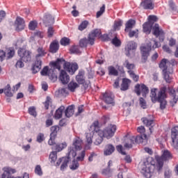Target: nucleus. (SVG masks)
Instances as JSON below:
<instances>
[{"label": "nucleus", "mask_w": 178, "mask_h": 178, "mask_svg": "<svg viewBox=\"0 0 178 178\" xmlns=\"http://www.w3.org/2000/svg\"><path fill=\"white\" fill-rule=\"evenodd\" d=\"M59 49V42L58 41H53L49 47V51L51 54H56Z\"/></svg>", "instance_id": "27"}, {"label": "nucleus", "mask_w": 178, "mask_h": 178, "mask_svg": "<svg viewBox=\"0 0 178 178\" xmlns=\"http://www.w3.org/2000/svg\"><path fill=\"white\" fill-rule=\"evenodd\" d=\"M153 35L158 38L159 37V40L162 42L165 40V32L161 27L159 24H155L152 29Z\"/></svg>", "instance_id": "11"}, {"label": "nucleus", "mask_w": 178, "mask_h": 178, "mask_svg": "<svg viewBox=\"0 0 178 178\" xmlns=\"http://www.w3.org/2000/svg\"><path fill=\"white\" fill-rule=\"evenodd\" d=\"M168 65H169V63H168V60L165 58H163L161 60V61L159 63V67L161 69L162 72H165L166 70H169L170 68H168Z\"/></svg>", "instance_id": "32"}, {"label": "nucleus", "mask_w": 178, "mask_h": 178, "mask_svg": "<svg viewBox=\"0 0 178 178\" xmlns=\"http://www.w3.org/2000/svg\"><path fill=\"white\" fill-rule=\"evenodd\" d=\"M125 49H137V44L134 41H130L127 43Z\"/></svg>", "instance_id": "46"}, {"label": "nucleus", "mask_w": 178, "mask_h": 178, "mask_svg": "<svg viewBox=\"0 0 178 178\" xmlns=\"http://www.w3.org/2000/svg\"><path fill=\"white\" fill-rule=\"evenodd\" d=\"M139 101L141 108H143V109H147V102H145V99H144L143 97H140Z\"/></svg>", "instance_id": "58"}, {"label": "nucleus", "mask_w": 178, "mask_h": 178, "mask_svg": "<svg viewBox=\"0 0 178 178\" xmlns=\"http://www.w3.org/2000/svg\"><path fill=\"white\" fill-rule=\"evenodd\" d=\"M79 87L80 86L79 85V83L73 81L68 84V90H70V91H71L72 92H74V91H76V88H79Z\"/></svg>", "instance_id": "33"}, {"label": "nucleus", "mask_w": 178, "mask_h": 178, "mask_svg": "<svg viewBox=\"0 0 178 178\" xmlns=\"http://www.w3.org/2000/svg\"><path fill=\"white\" fill-rule=\"evenodd\" d=\"M65 62L63 58H58L56 61L50 63V68L48 66L44 67L40 72L41 76H48L49 79L55 83L58 80V76L55 72V69L60 70V65Z\"/></svg>", "instance_id": "1"}, {"label": "nucleus", "mask_w": 178, "mask_h": 178, "mask_svg": "<svg viewBox=\"0 0 178 178\" xmlns=\"http://www.w3.org/2000/svg\"><path fill=\"white\" fill-rule=\"evenodd\" d=\"M166 98V88H162L158 93L157 102L160 103L161 109H165L166 108L167 102L165 99Z\"/></svg>", "instance_id": "8"}, {"label": "nucleus", "mask_w": 178, "mask_h": 178, "mask_svg": "<svg viewBox=\"0 0 178 178\" xmlns=\"http://www.w3.org/2000/svg\"><path fill=\"white\" fill-rule=\"evenodd\" d=\"M142 121L149 128V130L150 131V134H152V131H154V128L152 126H154V119H152V115H149L148 117L142 118Z\"/></svg>", "instance_id": "16"}, {"label": "nucleus", "mask_w": 178, "mask_h": 178, "mask_svg": "<svg viewBox=\"0 0 178 178\" xmlns=\"http://www.w3.org/2000/svg\"><path fill=\"white\" fill-rule=\"evenodd\" d=\"M124 143V148H133V145L136 144V136H125Z\"/></svg>", "instance_id": "18"}, {"label": "nucleus", "mask_w": 178, "mask_h": 178, "mask_svg": "<svg viewBox=\"0 0 178 178\" xmlns=\"http://www.w3.org/2000/svg\"><path fill=\"white\" fill-rule=\"evenodd\" d=\"M4 94L6 97H13V93H12V88L10 84H7L3 88Z\"/></svg>", "instance_id": "36"}, {"label": "nucleus", "mask_w": 178, "mask_h": 178, "mask_svg": "<svg viewBox=\"0 0 178 178\" xmlns=\"http://www.w3.org/2000/svg\"><path fill=\"white\" fill-rule=\"evenodd\" d=\"M44 23L45 26H51L55 23V18L51 14H47L44 17Z\"/></svg>", "instance_id": "25"}, {"label": "nucleus", "mask_w": 178, "mask_h": 178, "mask_svg": "<svg viewBox=\"0 0 178 178\" xmlns=\"http://www.w3.org/2000/svg\"><path fill=\"white\" fill-rule=\"evenodd\" d=\"M86 157V152L84 150H83L79 154V156L76 157V161L78 162H83V161H84V158Z\"/></svg>", "instance_id": "50"}, {"label": "nucleus", "mask_w": 178, "mask_h": 178, "mask_svg": "<svg viewBox=\"0 0 178 178\" xmlns=\"http://www.w3.org/2000/svg\"><path fill=\"white\" fill-rule=\"evenodd\" d=\"M28 112L29 115H31V116H33V118L37 117V111H35V108L34 106L29 107L28 109Z\"/></svg>", "instance_id": "48"}, {"label": "nucleus", "mask_w": 178, "mask_h": 178, "mask_svg": "<svg viewBox=\"0 0 178 178\" xmlns=\"http://www.w3.org/2000/svg\"><path fill=\"white\" fill-rule=\"evenodd\" d=\"M152 26H154L153 22H145L143 25V31L146 34H151V30H152Z\"/></svg>", "instance_id": "23"}, {"label": "nucleus", "mask_w": 178, "mask_h": 178, "mask_svg": "<svg viewBox=\"0 0 178 178\" xmlns=\"http://www.w3.org/2000/svg\"><path fill=\"white\" fill-rule=\"evenodd\" d=\"M111 165H112V161L111 160H110L108 162V168L103 170V171H102L103 175H108V173H109L111 172V169H109V168H111Z\"/></svg>", "instance_id": "59"}, {"label": "nucleus", "mask_w": 178, "mask_h": 178, "mask_svg": "<svg viewBox=\"0 0 178 178\" xmlns=\"http://www.w3.org/2000/svg\"><path fill=\"white\" fill-rule=\"evenodd\" d=\"M14 26L16 31H22V30H24V28L26 27V22L24 21V19L20 17H17Z\"/></svg>", "instance_id": "14"}, {"label": "nucleus", "mask_w": 178, "mask_h": 178, "mask_svg": "<svg viewBox=\"0 0 178 178\" xmlns=\"http://www.w3.org/2000/svg\"><path fill=\"white\" fill-rule=\"evenodd\" d=\"M60 43L64 47H66V45H69V44H70V39L68 38H63L60 40Z\"/></svg>", "instance_id": "52"}, {"label": "nucleus", "mask_w": 178, "mask_h": 178, "mask_svg": "<svg viewBox=\"0 0 178 178\" xmlns=\"http://www.w3.org/2000/svg\"><path fill=\"white\" fill-rule=\"evenodd\" d=\"M79 168V161L74 160L72 161V164L70 166V169H72V170H76V169H77Z\"/></svg>", "instance_id": "62"}, {"label": "nucleus", "mask_w": 178, "mask_h": 178, "mask_svg": "<svg viewBox=\"0 0 178 178\" xmlns=\"http://www.w3.org/2000/svg\"><path fill=\"white\" fill-rule=\"evenodd\" d=\"M99 37H101V29H95L89 34L88 39H81L79 41V45L81 48H85L87 47L88 43L90 45H94V41H95V38H99Z\"/></svg>", "instance_id": "3"}, {"label": "nucleus", "mask_w": 178, "mask_h": 178, "mask_svg": "<svg viewBox=\"0 0 178 178\" xmlns=\"http://www.w3.org/2000/svg\"><path fill=\"white\" fill-rule=\"evenodd\" d=\"M105 13V4H103V6L100 8V10L97 12L96 17L98 19V17H101L102 15Z\"/></svg>", "instance_id": "51"}, {"label": "nucleus", "mask_w": 178, "mask_h": 178, "mask_svg": "<svg viewBox=\"0 0 178 178\" xmlns=\"http://www.w3.org/2000/svg\"><path fill=\"white\" fill-rule=\"evenodd\" d=\"M65 111V107L63 106H60L55 113L54 118L55 119H60L62 118V113Z\"/></svg>", "instance_id": "34"}, {"label": "nucleus", "mask_w": 178, "mask_h": 178, "mask_svg": "<svg viewBox=\"0 0 178 178\" xmlns=\"http://www.w3.org/2000/svg\"><path fill=\"white\" fill-rule=\"evenodd\" d=\"M125 55L129 58H134L136 56V49H125Z\"/></svg>", "instance_id": "40"}, {"label": "nucleus", "mask_w": 178, "mask_h": 178, "mask_svg": "<svg viewBox=\"0 0 178 178\" xmlns=\"http://www.w3.org/2000/svg\"><path fill=\"white\" fill-rule=\"evenodd\" d=\"M83 144V140L80 138H76L73 142V146L74 147H70L68 149L69 156H72V158H75L77 155L76 151H80L81 149V145Z\"/></svg>", "instance_id": "6"}, {"label": "nucleus", "mask_w": 178, "mask_h": 178, "mask_svg": "<svg viewBox=\"0 0 178 178\" xmlns=\"http://www.w3.org/2000/svg\"><path fill=\"white\" fill-rule=\"evenodd\" d=\"M130 83H131L130 79L126 78L123 79L122 83L121 84V90L127 91V90H129V86H130Z\"/></svg>", "instance_id": "30"}, {"label": "nucleus", "mask_w": 178, "mask_h": 178, "mask_svg": "<svg viewBox=\"0 0 178 178\" xmlns=\"http://www.w3.org/2000/svg\"><path fill=\"white\" fill-rule=\"evenodd\" d=\"M140 6L143 8V9L152 10L154 9L155 5L154 4L152 0H144L140 3Z\"/></svg>", "instance_id": "21"}, {"label": "nucleus", "mask_w": 178, "mask_h": 178, "mask_svg": "<svg viewBox=\"0 0 178 178\" xmlns=\"http://www.w3.org/2000/svg\"><path fill=\"white\" fill-rule=\"evenodd\" d=\"M103 101L108 105H113V106L115 105L114 97L111 92H106L103 95Z\"/></svg>", "instance_id": "17"}, {"label": "nucleus", "mask_w": 178, "mask_h": 178, "mask_svg": "<svg viewBox=\"0 0 178 178\" xmlns=\"http://www.w3.org/2000/svg\"><path fill=\"white\" fill-rule=\"evenodd\" d=\"M18 56L23 62H30L31 60V52L26 49H19L17 51Z\"/></svg>", "instance_id": "10"}, {"label": "nucleus", "mask_w": 178, "mask_h": 178, "mask_svg": "<svg viewBox=\"0 0 178 178\" xmlns=\"http://www.w3.org/2000/svg\"><path fill=\"white\" fill-rule=\"evenodd\" d=\"M136 25V21L133 19H129L127 23H126V26H125V31L127 32L129 30L131 29L132 27H134Z\"/></svg>", "instance_id": "38"}, {"label": "nucleus", "mask_w": 178, "mask_h": 178, "mask_svg": "<svg viewBox=\"0 0 178 178\" xmlns=\"http://www.w3.org/2000/svg\"><path fill=\"white\" fill-rule=\"evenodd\" d=\"M42 66V60L36 59V60L35 61L31 68L32 73H33V74H35V73H38V72L41 70Z\"/></svg>", "instance_id": "20"}, {"label": "nucleus", "mask_w": 178, "mask_h": 178, "mask_svg": "<svg viewBox=\"0 0 178 178\" xmlns=\"http://www.w3.org/2000/svg\"><path fill=\"white\" fill-rule=\"evenodd\" d=\"M37 22L36 21H31L29 24V30L34 31L37 29Z\"/></svg>", "instance_id": "56"}, {"label": "nucleus", "mask_w": 178, "mask_h": 178, "mask_svg": "<svg viewBox=\"0 0 178 178\" xmlns=\"http://www.w3.org/2000/svg\"><path fill=\"white\" fill-rule=\"evenodd\" d=\"M122 21L115 22L114 24V30H120V27H122Z\"/></svg>", "instance_id": "63"}, {"label": "nucleus", "mask_w": 178, "mask_h": 178, "mask_svg": "<svg viewBox=\"0 0 178 178\" xmlns=\"http://www.w3.org/2000/svg\"><path fill=\"white\" fill-rule=\"evenodd\" d=\"M135 92L137 95H143V97H147V94L149 92V90L148 89V87L145 86V84H136L135 86Z\"/></svg>", "instance_id": "12"}, {"label": "nucleus", "mask_w": 178, "mask_h": 178, "mask_svg": "<svg viewBox=\"0 0 178 178\" xmlns=\"http://www.w3.org/2000/svg\"><path fill=\"white\" fill-rule=\"evenodd\" d=\"M147 140V135L143 134L141 136H137L135 137V143L141 144V143H144V141Z\"/></svg>", "instance_id": "35"}, {"label": "nucleus", "mask_w": 178, "mask_h": 178, "mask_svg": "<svg viewBox=\"0 0 178 178\" xmlns=\"http://www.w3.org/2000/svg\"><path fill=\"white\" fill-rule=\"evenodd\" d=\"M70 52L71 54H81V51H80V49L79 48V46H73L70 48Z\"/></svg>", "instance_id": "53"}, {"label": "nucleus", "mask_w": 178, "mask_h": 178, "mask_svg": "<svg viewBox=\"0 0 178 178\" xmlns=\"http://www.w3.org/2000/svg\"><path fill=\"white\" fill-rule=\"evenodd\" d=\"M72 158V156H69L68 154V158H63V162L60 166L61 170H65L66 168H67V163H69V159Z\"/></svg>", "instance_id": "43"}, {"label": "nucleus", "mask_w": 178, "mask_h": 178, "mask_svg": "<svg viewBox=\"0 0 178 178\" xmlns=\"http://www.w3.org/2000/svg\"><path fill=\"white\" fill-rule=\"evenodd\" d=\"M115 131H116L115 125L110 124L107 127H106L103 131H99L101 135L104 137L109 140V138H112L115 135Z\"/></svg>", "instance_id": "7"}, {"label": "nucleus", "mask_w": 178, "mask_h": 178, "mask_svg": "<svg viewBox=\"0 0 178 178\" xmlns=\"http://www.w3.org/2000/svg\"><path fill=\"white\" fill-rule=\"evenodd\" d=\"M115 152V146L113 145L112 144H108L106 145L104 151V154L106 156H108L109 155H112Z\"/></svg>", "instance_id": "24"}, {"label": "nucleus", "mask_w": 178, "mask_h": 178, "mask_svg": "<svg viewBox=\"0 0 178 178\" xmlns=\"http://www.w3.org/2000/svg\"><path fill=\"white\" fill-rule=\"evenodd\" d=\"M47 52L45 51V49L42 47H38L37 49V54L35 55V59L38 60H41V58L43 56H45V54Z\"/></svg>", "instance_id": "28"}, {"label": "nucleus", "mask_w": 178, "mask_h": 178, "mask_svg": "<svg viewBox=\"0 0 178 178\" xmlns=\"http://www.w3.org/2000/svg\"><path fill=\"white\" fill-rule=\"evenodd\" d=\"M173 73V68L167 70L166 71H163V79L166 83H172V76L170 74Z\"/></svg>", "instance_id": "22"}, {"label": "nucleus", "mask_w": 178, "mask_h": 178, "mask_svg": "<svg viewBox=\"0 0 178 178\" xmlns=\"http://www.w3.org/2000/svg\"><path fill=\"white\" fill-rule=\"evenodd\" d=\"M164 177L165 178H170L172 177V171L169 169H166L164 172Z\"/></svg>", "instance_id": "64"}, {"label": "nucleus", "mask_w": 178, "mask_h": 178, "mask_svg": "<svg viewBox=\"0 0 178 178\" xmlns=\"http://www.w3.org/2000/svg\"><path fill=\"white\" fill-rule=\"evenodd\" d=\"M150 98L152 102L155 104L158 100V97H156V88H153L151 90Z\"/></svg>", "instance_id": "41"}, {"label": "nucleus", "mask_w": 178, "mask_h": 178, "mask_svg": "<svg viewBox=\"0 0 178 178\" xmlns=\"http://www.w3.org/2000/svg\"><path fill=\"white\" fill-rule=\"evenodd\" d=\"M124 66L125 67H127V69H128V73L130 76V77H131V79H133L134 81H138V79L139 76L138 75H136V74L134 73V71H132L133 69H134V67H136V65L133 63H130L129 62V60H125V62L124 63Z\"/></svg>", "instance_id": "9"}, {"label": "nucleus", "mask_w": 178, "mask_h": 178, "mask_svg": "<svg viewBox=\"0 0 178 178\" xmlns=\"http://www.w3.org/2000/svg\"><path fill=\"white\" fill-rule=\"evenodd\" d=\"M108 73H109V74H111L112 76H118V74H119V72L115 68V67H108Z\"/></svg>", "instance_id": "49"}, {"label": "nucleus", "mask_w": 178, "mask_h": 178, "mask_svg": "<svg viewBox=\"0 0 178 178\" xmlns=\"http://www.w3.org/2000/svg\"><path fill=\"white\" fill-rule=\"evenodd\" d=\"M55 32V31L54 30V28H52L51 26L48 28L47 30V36L51 38L54 36V33Z\"/></svg>", "instance_id": "61"}, {"label": "nucleus", "mask_w": 178, "mask_h": 178, "mask_svg": "<svg viewBox=\"0 0 178 178\" xmlns=\"http://www.w3.org/2000/svg\"><path fill=\"white\" fill-rule=\"evenodd\" d=\"M63 66L65 70L68 72L70 74H74V73H76V71L79 69V65H77V63H70L67 62L64 63Z\"/></svg>", "instance_id": "13"}, {"label": "nucleus", "mask_w": 178, "mask_h": 178, "mask_svg": "<svg viewBox=\"0 0 178 178\" xmlns=\"http://www.w3.org/2000/svg\"><path fill=\"white\" fill-rule=\"evenodd\" d=\"M35 173H36V175H38V176H42V170L41 169L40 165H36L35 168Z\"/></svg>", "instance_id": "60"}, {"label": "nucleus", "mask_w": 178, "mask_h": 178, "mask_svg": "<svg viewBox=\"0 0 178 178\" xmlns=\"http://www.w3.org/2000/svg\"><path fill=\"white\" fill-rule=\"evenodd\" d=\"M76 81L78 84H84L86 83V78L84 77V71H79L76 76Z\"/></svg>", "instance_id": "26"}, {"label": "nucleus", "mask_w": 178, "mask_h": 178, "mask_svg": "<svg viewBox=\"0 0 178 178\" xmlns=\"http://www.w3.org/2000/svg\"><path fill=\"white\" fill-rule=\"evenodd\" d=\"M15 56V49L10 47L7 49V59H12Z\"/></svg>", "instance_id": "44"}, {"label": "nucleus", "mask_w": 178, "mask_h": 178, "mask_svg": "<svg viewBox=\"0 0 178 178\" xmlns=\"http://www.w3.org/2000/svg\"><path fill=\"white\" fill-rule=\"evenodd\" d=\"M86 142L88 145H86V149H90V145L92 144V134L90 133L86 134Z\"/></svg>", "instance_id": "39"}, {"label": "nucleus", "mask_w": 178, "mask_h": 178, "mask_svg": "<svg viewBox=\"0 0 178 178\" xmlns=\"http://www.w3.org/2000/svg\"><path fill=\"white\" fill-rule=\"evenodd\" d=\"M154 169H155V165L152 163V160L150 159L145 160L142 165V173L145 178L152 177Z\"/></svg>", "instance_id": "4"}, {"label": "nucleus", "mask_w": 178, "mask_h": 178, "mask_svg": "<svg viewBox=\"0 0 178 178\" xmlns=\"http://www.w3.org/2000/svg\"><path fill=\"white\" fill-rule=\"evenodd\" d=\"M67 147V144H66L65 142L60 144L56 145V146L54 147V149L55 151H57V152H60L64 148H66Z\"/></svg>", "instance_id": "37"}, {"label": "nucleus", "mask_w": 178, "mask_h": 178, "mask_svg": "<svg viewBox=\"0 0 178 178\" xmlns=\"http://www.w3.org/2000/svg\"><path fill=\"white\" fill-rule=\"evenodd\" d=\"M169 159H172V154L169 150L165 149L162 151L161 156H156V160L157 161V169L159 172L162 170V168H163V162L165 161H169Z\"/></svg>", "instance_id": "5"}, {"label": "nucleus", "mask_w": 178, "mask_h": 178, "mask_svg": "<svg viewBox=\"0 0 178 178\" xmlns=\"http://www.w3.org/2000/svg\"><path fill=\"white\" fill-rule=\"evenodd\" d=\"M104 136L101 135V133L99 131L97 133V134L95 136V140L94 144L95 145H99L102 143V141H104Z\"/></svg>", "instance_id": "29"}, {"label": "nucleus", "mask_w": 178, "mask_h": 178, "mask_svg": "<svg viewBox=\"0 0 178 178\" xmlns=\"http://www.w3.org/2000/svg\"><path fill=\"white\" fill-rule=\"evenodd\" d=\"M58 153L56 152H51L49 155V159L51 163H55L56 159H58Z\"/></svg>", "instance_id": "45"}, {"label": "nucleus", "mask_w": 178, "mask_h": 178, "mask_svg": "<svg viewBox=\"0 0 178 178\" xmlns=\"http://www.w3.org/2000/svg\"><path fill=\"white\" fill-rule=\"evenodd\" d=\"M59 80L63 84H67L70 81V76L65 70H61L59 76Z\"/></svg>", "instance_id": "19"}, {"label": "nucleus", "mask_w": 178, "mask_h": 178, "mask_svg": "<svg viewBox=\"0 0 178 178\" xmlns=\"http://www.w3.org/2000/svg\"><path fill=\"white\" fill-rule=\"evenodd\" d=\"M151 47L155 49V48H159V47H161V44L154 39L151 40L148 45L140 47L142 63H145L147 62L148 56H149V52H151Z\"/></svg>", "instance_id": "2"}, {"label": "nucleus", "mask_w": 178, "mask_h": 178, "mask_svg": "<svg viewBox=\"0 0 178 178\" xmlns=\"http://www.w3.org/2000/svg\"><path fill=\"white\" fill-rule=\"evenodd\" d=\"M171 138L172 140V147L178 149V127H175L172 129Z\"/></svg>", "instance_id": "15"}, {"label": "nucleus", "mask_w": 178, "mask_h": 178, "mask_svg": "<svg viewBox=\"0 0 178 178\" xmlns=\"http://www.w3.org/2000/svg\"><path fill=\"white\" fill-rule=\"evenodd\" d=\"M91 129L96 133H98L99 131V122L98 121H95L91 125Z\"/></svg>", "instance_id": "47"}, {"label": "nucleus", "mask_w": 178, "mask_h": 178, "mask_svg": "<svg viewBox=\"0 0 178 178\" xmlns=\"http://www.w3.org/2000/svg\"><path fill=\"white\" fill-rule=\"evenodd\" d=\"M177 101H178L177 95H175V96H171V100L170 101V105H172V106H175V105L177 104Z\"/></svg>", "instance_id": "54"}, {"label": "nucleus", "mask_w": 178, "mask_h": 178, "mask_svg": "<svg viewBox=\"0 0 178 178\" xmlns=\"http://www.w3.org/2000/svg\"><path fill=\"white\" fill-rule=\"evenodd\" d=\"M50 137H56L58 132L59 131V127L58 126H53L51 127Z\"/></svg>", "instance_id": "42"}, {"label": "nucleus", "mask_w": 178, "mask_h": 178, "mask_svg": "<svg viewBox=\"0 0 178 178\" xmlns=\"http://www.w3.org/2000/svg\"><path fill=\"white\" fill-rule=\"evenodd\" d=\"M88 26V22L84 21L79 26V30L80 31H83V30H85V29H87V26Z\"/></svg>", "instance_id": "55"}, {"label": "nucleus", "mask_w": 178, "mask_h": 178, "mask_svg": "<svg viewBox=\"0 0 178 178\" xmlns=\"http://www.w3.org/2000/svg\"><path fill=\"white\" fill-rule=\"evenodd\" d=\"M65 113L66 118H71V116H73V115L74 114V105L69 106L66 108Z\"/></svg>", "instance_id": "31"}, {"label": "nucleus", "mask_w": 178, "mask_h": 178, "mask_svg": "<svg viewBox=\"0 0 178 178\" xmlns=\"http://www.w3.org/2000/svg\"><path fill=\"white\" fill-rule=\"evenodd\" d=\"M111 42L115 47H120V40L118 39V37L116 36L112 40Z\"/></svg>", "instance_id": "57"}]
</instances>
